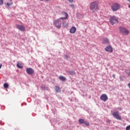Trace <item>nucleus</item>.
<instances>
[{
  "label": "nucleus",
  "mask_w": 130,
  "mask_h": 130,
  "mask_svg": "<svg viewBox=\"0 0 130 130\" xmlns=\"http://www.w3.org/2000/svg\"><path fill=\"white\" fill-rule=\"evenodd\" d=\"M110 22L111 25H114L116 23H118V19L115 16L111 17L110 18Z\"/></svg>",
  "instance_id": "5"
},
{
  "label": "nucleus",
  "mask_w": 130,
  "mask_h": 130,
  "mask_svg": "<svg viewBox=\"0 0 130 130\" xmlns=\"http://www.w3.org/2000/svg\"><path fill=\"white\" fill-rule=\"evenodd\" d=\"M59 80H60V81H66V80H67V79H66V77L62 76H59Z\"/></svg>",
  "instance_id": "15"
},
{
  "label": "nucleus",
  "mask_w": 130,
  "mask_h": 130,
  "mask_svg": "<svg viewBox=\"0 0 130 130\" xmlns=\"http://www.w3.org/2000/svg\"><path fill=\"white\" fill-rule=\"evenodd\" d=\"M40 1H44V0H40Z\"/></svg>",
  "instance_id": "32"
},
{
  "label": "nucleus",
  "mask_w": 130,
  "mask_h": 130,
  "mask_svg": "<svg viewBox=\"0 0 130 130\" xmlns=\"http://www.w3.org/2000/svg\"><path fill=\"white\" fill-rule=\"evenodd\" d=\"M107 122H110V121L108 120L107 121Z\"/></svg>",
  "instance_id": "30"
},
{
  "label": "nucleus",
  "mask_w": 130,
  "mask_h": 130,
  "mask_svg": "<svg viewBox=\"0 0 130 130\" xmlns=\"http://www.w3.org/2000/svg\"><path fill=\"white\" fill-rule=\"evenodd\" d=\"M89 9L92 13L96 12L99 10V3L98 1H94L90 3L89 5Z\"/></svg>",
  "instance_id": "2"
},
{
  "label": "nucleus",
  "mask_w": 130,
  "mask_h": 130,
  "mask_svg": "<svg viewBox=\"0 0 130 130\" xmlns=\"http://www.w3.org/2000/svg\"><path fill=\"white\" fill-rule=\"evenodd\" d=\"M4 4V0H0V6L3 5Z\"/></svg>",
  "instance_id": "21"
},
{
  "label": "nucleus",
  "mask_w": 130,
  "mask_h": 130,
  "mask_svg": "<svg viewBox=\"0 0 130 130\" xmlns=\"http://www.w3.org/2000/svg\"><path fill=\"white\" fill-rule=\"evenodd\" d=\"M103 43L104 44H109V40H108L107 39H106L103 41Z\"/></svg>",
  "instance_id": "13"
},
{
  "label": "nucleus",
  "mask_w": 130,
  "mask_h": 130,
  "mask_svg": "<svg viewBox=\"0 0 130 130\" xmlns=\"http://www.w3.org/2000/svg\"><path fill=\"white\" fill-rule=\"evenodd\" d=\"M79 123H80L81 124H83L84 123L85 120H84V119H79Z\"/></svg>",
  "instance_id": "16"
},
{
  "label": "nucleus",
  "mask_w": 130,
  "mask_h": 130,
  "mask_svg": "<svg viewBox=\"0 0 130 130\" xmlns=\"http://www.w3.org/2000/svg\"><path fill=\"white\" fill-rule=\"evenodd\" d=\"M16 28L20 30V31H22V32H25L26 31V29L25 28V26L20 24H16Z\"/></svg>",
  "instance_id": "8"
},
{
  "label": "nucleus",
  "mask_w": 130,
  "mask_h": 130,
  "mask_svg": "<svg viewBox=\"0 0 130 130\" xmlns=\"http://www.w3.org/2000/svg\"><path fill=\"white\" fill-rule=\"evenodd\" d=\"M119 30L123 35H128L129 34V31L124 27H120Z\"/></svg>",
  "instance_id": "4"
},
{
  "label": "nucleus",
  "mask_w": 130,
  "mask_h": 130,
  "mask_svg": "<svg viewBox=\"0 0 130 130\" xmlns=\"http://www.w3.org/2000/svg\"><path fill=\"white\" fill-rule=\"evenodd\" d=\"M83 124H85V125H86V126H89V125H90V123L86 121H84V123Z\"/></svg>",
  "instance_id": "18"
},
{
  "label": "nucleus",
  "mask_w": 130,
  "mask_h": 130,
  "mask_svg": "<svg viewBox=\"0 0 130 130\" xmlns=\"http://www.w3.org/2000/svg\"><path fill=\"white\" fill-rule=\"evenodd\" d=\"M111 9L113 12H116V11H118L120 9V5L118 4V3H114L112 5Z\"/></svg>",
  "instance_id": "3"
},
{
  "label": "nucleus",
  "mask_w": 130,
  "mask_h": 130,
  "mask_svg": "<svg viewBox=\"0 0 130 130\" xmlns=\"http://www.w3.org/2000/svg\"><path fill=\"white\" fill-rule=\"evenodd\" d=\"M69 74L73 76L74 75H76V73L74 71H70L69 72Z\"/></svg>",
  "instance_id": "20"
},
{
  "label": "nucleus",
  "mask_w": 130,
  "mask_h": 130,
  "mask_svg": "<svg viewBox=\"0 0 130 130\" xmlns=\"http://www.w3.org/2000/svg\"><path fill=\"white\" fill-rule=\"evenodd\" d=\"M26 72L28 75H32V74H34V70L31 68H27L26 70Z\"/></svg>",
  "instance_id": "9"
},
{
  "label": "nucleus",
  "mask_w": 130,
  "mask_h": 130,
  "mask_svg": "<svg viewBox=\"0 0 130 130\" xmlns=\"http://www.w3.org/2000/svg\"><path fill=\"white\" fill-rule=\"evenodd\" d=\"M71 8H72V9H74V5H71Z\"/></svg>",
  "instance_id": "24"
},
{
  "label": "nucleus",
  "mask_w": 130,
  "mask_h": 130,
  "mask_svg": "<svg viewBox=\"0 0 130 130\" xmlns=\"http://www.w3.org/2000/svg\"><path fill=\"white\" fill-rule=\"evenodd\" d=\"M113 78H115V75L114 74L113 75Z\"/></svg>",
  "instance_id": "27"
},
{
  "label": "nucleus",
  "mask_w": 130,
  "mask_h": 130,
  "mask_svg": "<svg viewBox=\"0 0 130 130\" xmlns=\"http://www.w3.org/2000/svg\"><path fill=\"white\" fill-rule=\"evenodd\" d=\"M76 31H77V28L75 26H73L71 28L70 32L71 34H75L76 33Z\"/></svg>",
  "instance_id": "11"
},
{
  "label": "nucleus",
  "mask_w": 130,
  "mask_h": 130,
  "mask_svg": "<svg viewBox=\"0 0 130 130\" xmlns=\"http://www.w3.org/2000/svg\"><path fill=\"white\" fill-rule=\"evenodd\" d=\"M113 116L115 117L118 120H121V117L119 116V112H114L113 113Z\"/></svg>",
  "instance_id": "7"
},
{
  "label": "nucleus",
  "mask_w": 130,
  "mask_h": 130,
  "mask_svg": "<svg viewBox=\"0 0 130 130\" xmlns=\"http://www.w3.org/2000/svg\"><path fill=\"white\" fill-rule=\"evenodd\" d=\"M17 67L19 68V69H23V65L21 62H18L17 64Z\"/></svg>",
  "instance_id": "12"
},
{
  "label": "nucleus",
  "mask_w": 130,
  "mask_h": 130,
  "mask_svg": "<svg viewBox=\"0 0 130 130\" xmlns=\"http://www.w3.org/2000/svg\"><path fill=\"white\" fill-rule=\"evenodd\" d=\"M10 2H11L10 3H7V6H8V7H10V6H12V5L13 4V2H12V0H10Z\"/></svg>",
  "instance_id": "19"
},
{
  "label": "nucleus",
  "mask_w": 130,
  "mask_h": 130,
  "mask_svg": "<svg viewBox=\"0 0 130 130\" xmlns=\"http://www.w3.org/2000/svg\"><path fill=\"white\" fill-rule=\"evenodd\" d=\"M100 99L102 101L104 102H106L107 100H108V96H107V94H103L100 96Z\"/></svg>",
  "instance_id": "6"
},
{
  "label": "nucleus",
  "mask_w": 130,
  "mask_h": 130,
  "mask_svg": "<svg viewBox=\"0 0 130 130\" xmlns=\"http://www.w3.org/2000/svg\"><path fill=\"white\" fill-rule=\"evenodd\" d=\"M106 51H107L108 52H113V49L111 47V46L109 45L106 48H105Z\"/></svg>",
  "instance_id": "10"
},
{
  "label": "nucleus",
  "mask_w": 130,
  "mask_h": 130,
  "mask_svg": "<svg viewBox=\"0 0 130 130\" xmlns=\"http://www.w3.org/2000/svg\"><path fill=\"white\" fill-rule=\"evenodd\" d=\"M120 79L121 81H123V80H122V79H121V77H120Z\"/></svg>",
  "instance_id": "28"
},
{
  "label": "nucleus",
  "mask_w": 130,
  "mask_h": 130,
  "mask_svg": "<svg viewBox=\"0 0 130 130\" xmlns=\"http://www.w3.org/2000/svg\"><path fill=\"white\" fill-rule=\"evenodd\" d=\"M46 1V2H49V1H50V0H45Z\"/></svg>",
  "instance_id": "29"
},
{
  "label": "nucleus",
  "mask_w": 130,
  "mask_h": 130,
  "mask_svg": "<svg viewBox=\"0 0 130 130\" xmlns=\"http://www.w3.org/2000/svg\"><path fill=\"white\" fill-rule=\"evenodd\" d=\"M63 15H64L65 17H60V18L55 20L53 21V24L55 25L56 28L57 29H60V27H61V20H65V19H68V13L67 12H63Z\"/></svg>",
  "instance_id": "1"
},
{
  "label": "nucleus",
  "mask_w": 130,
  "mask_h": 130,
  "mask_svg": "<svg viewBox=\"0 0 130 130\" xmlns=\"http://www.w3.org/2000/svg\"><path fill=\"white\" fill-rule=\"evenodd\" d=\"M126 130H130V125L126 127Z\"/></svg>",
  "instance_id": "22"
},
{
  "label": "nucleus",
  "mask_w": 130,
  "mask_h": 130,
  "mask_svg": "<svg viewBox=\"0 0 130 130\" xmlns=\"http://www.w3.org/2000/svg\"><path fill=\"white\" fill-rule=\"evenodd\" d=\"M2 66H3V65H2L1 63H0V69L2 68Z\"/></svg>",
  "instance_id": "26"
},
{
  "label": "nucleus",
  "mask_w": 130,
  "mask_h": 130,
  "mask_svg": "<svg viewBox=\"0 0 130 130\" xmlns=\"http://www.w3.org/2000/svg\"><path fill=\"white\" fill-rule=\"evenodd\" d=\"M69 1V3H73L74 2V0H68Z\"/></svg>",
  "instance_id": "23"
},
{
  "label": "nucleus",
  "mask_w": 130,
  "mask_h": 130,
  "mask_svg": "<svg viewBox=\"0 0 130 130\" xmlns=\"http://www.w3.org/2000/svg\"><path fill=\"white\" fill-rule=\"evenodd\" d=\"M127 75H128V77H130V72L129 73H128Z\"/></svg>",
  "instance_id": "25"
},
{
  "label": "nucleus",
  "mask_w": 130,
  "mask_h": 130,
  "mask_svg": "<svg viewBox=\"0 0 130 130\" xmlns=\"http://www.w3.org/2000/svg\"><path fill=\"white\" fill-rule=\"evenodd\" d=\"M4 88H6V89H8V88H9V84L4 83Z\"/></svg>",
  "instance_id": "17"
},
{
  "label": "nucleus",
  "mask_w": 130,
  "mask_h": 130,
  "mask_svg": "<svg viewBox=\"0 0 130 130\" xmlns=\"http://www.w3.org/2000/svg\"><path fill=\"white\" fill-rule=\"evenodd\" d=\"M55 90L56 91V92H60V88H59V86H56L55 87Z\"/></svg>",
  "instance_id": "14"
},
{
  "label": "nucleus",
  "mask_w": 130,
  "mask_h": 130,
  "mask_svg": "<svg viewBox=\"0 0 130 130\" xmlns=\"http://www.w3.org/2000/svg\"><path fill=\"white\" fill-rule=\"evenodd\" d=\"M129 3H130V0H127Z\"/></svg>",
  "instance_id": "31"
}]
</instances>
